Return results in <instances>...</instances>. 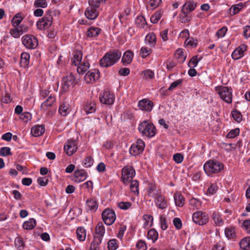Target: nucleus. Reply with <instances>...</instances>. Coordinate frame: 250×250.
Returning a JSON list of instances; mask_svg holds the SVG:
<instances>
[{
    "mask_svg": "<svg viewBox=\"0 0 250 250\" xmlns=\"http://www.w3.org/2000/svg\"><path fill=\"white\" fill-rule=\"evenodd\" d=\"M122 52L114 49L106 53L100 61V65L103 67H109L118 62L121 58Z\"/></svg>",
    "mask_w": 250,
    "mask_h": 250,
    "instance_id": "obj_1",
    "label": "nucleus"
},
{
    "mask_svg": "<svg viewBox=\"0 0 250 250\" xmlns=\"http://www.w3.org/2000/svg\"><path fill=\"white\" fill-rule=\"evenodd\" d=\"M52 22L53 17L51 15V12L48 11L42 18L37 21L36 26L40 30H45L50 27Z\"/></svg>",
    "mask_w": 250,
    "mask_h": 250,
    "instance_id": "obj_5",
    "label": "nucleus"
},
{
    "mask_svg": "<svg viewBox=\"0 0 250 250\" xmlns=\"http://www.w3.org/2000/svg\"><path fill=\"white\" fill-rule=\"evenodd\" d=\"M174 200L175 205L179 207H182L185 204V198L179 192H176L174 194Z\"/></svg>",
    "mask_w": 250,
    "mask_h": 250,
    "instance_id": "obj_27",
    "label": "nucleus"
},
{
    "mask_svg": "<svg viewBox=\"0 0 250 250\" xmlns=\"http://www.w3.org/2000/svg\"><path fill=\"white\" fill-rule=\"evenodd\" d=\"M145 147V143L141 139L137 140L136 143H133L130 147L129 153L132 156H138L142 153Z\"/></svg>",
    "mask_w": 250,
    "mask_h": 250,
    "instance_id": "obj_8",
    "label": "nucleus"
},
{
    "mask_svg": "<svg viewBox=\"0 0 250 250\" xmlns=\"http://www.w3.org/2000/svg\"><path fill=\"white\" fill-rule=\"evenodd\" d=\"M87 177V174L83 169L76 170L74 173L72 180L79 183L84 181Z\"/></svg>",
    "mask_w": 250,
    "mask_h": 250,
    "instance_id": "obj_21",
    "label": "nucleus"
},
{
    "mask_svg": "<svg viewBox=\"0 0 250 250\" xmlns=\"http://www.w3.org/2000/svg\"><path fill=\"white\" fill-rule=\"evenodd\" d=\"M192 219L194 223L199 225H204L208 222V216L205 212L198 211L192 215Z\"/></svg>",
    "mask_w": 250,
    "mask_h": 250,
    "instance_id": "obj_10",
    "label": "nucleus"
},
{
    "mask_svg": "<svg viewBox=\"0 0 250 250\" xmlns=\"http://www.w3.org/2000/svg\"><path fill=\"white\" fill-rule=\"evenodd\" d=\"M44 132L45 127L43 125H35L31 128V133L35 137L42 135Z\"/></svg>",
    "mask_w": 250,
    "mask_h": 250,
    "instance_id": "obj_26",
    "label": "nucleus"
},
{
    "mask_svg": "<svg viewBox=\"0 0 250 250\" xmlns=\"http://www.w3.org/2000/svg\"><path fill=\"white\" fill-rule=\"evenodd\" d=\"M138 129L142 136L148 138L154 137L157 132V129L153 124L147 120L140 123Z\"/></svg>",
    "mask_w": 250,
    "mask_h": 250,
    "instance_id": "obj_2",
    "label": "nucleus"
},
{
    "mask_svg": "<svg viewBox=\"0 0 250 250\" xmlns=\"http://www.w3.org/2000/svg\"><path fill=\"white\" fill-rule=\"evenodd\" d=\"M247 49V45L245 44H241L236 48L232 53L231 57L233 60H238L244 56V52Z\"/></svg>",
    "mask_w": 250,
    "mask_h": 250,
    "instance_id": "obj_16",
    "label": "nucleus"
},
{
    "mask_svg": "<svg viewBox=\"0 0 250 250\" xmlns=\"http://www.w3.org/2000/svg\"><path fill=\"white\" fill-rule=\"evenodd\" d=\"M56 101L55 96L51 94L49 97L41 105V110L46 111L48 107L53 105Z\"/></svg>",
    "mask_w": 250,
    "mask_h": 250,
    "instance_id": "obj_23",
    "label": "nucleus"
},
{
    "mask_svg": "<svg viewBox=\"0 0 250 250\" xmlns=\"http://www.w3.org/2000/svg\"><path fill=\"white\" fill-rule=\"evenodd\" d=\"M135 23L138 27L143 28L146 24V21L144 16H138L135 19Z\"/></svg>",
    "mask_w": 250,
    "mask_h": 250,
    "instance_id": "obj_41",
    "label": "nucleus"
},
{
    "mask_svg": "<svg viewBox=\"0 0 250 250\" xmlns=\"http://www.w3.org/2000/svg\"><path fill=\"white\" fill-rule=\"evenodd\" d=\"M160 221L161 228L162 230H165L168 228V225L167 222V219L165 215H161L160 216Z\"/></svg>",
    "mask_w": 250,
    "mask_h": 250,
    "instance_id": "obj_57",
    "label": "nucleus"
},
{
    "mask_svg": "<svg viewBox=\"0 0 250 250\" xmlns=\"http://www.w3.org/2000/svg\"><path fill=\"white\" fill-rule=\"evenodd\" d=\"M226 236L229 239H233L235 237V227L230 226L227 227L225 229Z\"/></svg>",
    "mask_w": 250,
    "mask_h": 250,
    "instance_id": "obj_39",
    "label": "nucleus"
},
{
    "mask_svg": "<svg viewBox=\"0 0 250 250\" xmlns=\"http://www.w3.org/2000/svg\"><path fill=\"white\" fill-rule=\"evenodd\" d=\"M239 223L241 228L250 234V219L245 220L242 223L240 222Z\"/></svg>",
    "mask_w": 250,
    "mask_h": 250,
    "instance_id": "obj_50",
    "label": "nucleus"
},
{
    "mask_svg": "<svg viewBox=\"0 0 250 250\" xmlns=\"http://www.w3.org/2000/svg\"><path fill=\"white\" fill-rule=\"evenodd\" d=\"M163 14L162 10H159L156 11L150 18V21L153 23H156L162 17Z\"/></svg>",
    "mask_w": 250,
    "mask_h": 250,
    "instance_id": "obj_40",
    "label": "nucleus"
},
{
    "mask_svg": "<svg viewBox=\"0 0 250 250\" xmlns=\"http://www.w3.org/2000/svg\"><path fill=\"white\" fill-rule=\"evenodd\" d=\"M130 188L132 192L135 194H139V182L137 180H131L130 185Z\"/></svg>",
    "mask_w": 250,
    "mask_h": 250,
    "instance_id": "obj_47",
    "label": "nucleus"
},
{
    "mask_svg": "<svg viewBox=\"0 0 250 250\" xmlns=\"http://www.w3.org/2000/svg\"><path fill=\"white\" fill-rule=\"evenodd\" d=\"M143 219L145 221L144 224V228H147L151 226L152 224L149 225L150 220H153V217L149 214H146L143 216Z\"/></svg>",
    "mask_w": 250,
    "mask_h": 250,
    "instance_id": "obj_60",
    "label": "nucleus"
},
{
    "mask_svg": "<svg viewBox=\"0 0 250 250\" xmlns=\"http://www.w3.org/2000/svg\"><path fill=\"white\" fill-rule=\"evenodd\" d=\"M64 150L67 155L71 156L77 150V146L74 140L67 141L66 144L64 146Z\"/></svg>",
    "mask_w": 250,
    "mask_h": 250,
    "instance_id": "obj_15",
    "label": "nucleus"
},
{
    "mask_svg": "<svg viewBox=\"0 0 250 250\" xmlns=\"http://www.w3.org/2000/svg\"><path fill=\"white\" fill-rule=\"evenodd\" d=\"M221 99L227 104H231L232 100V89L228 86H219L215 88Z\"/></svg>",
    "mask_w": 250,
    "mask_h": 250,
    "instance_id": "obj_4",
    "label": "nucleus"
},
{
    "mask_svg": "<svg viewBox=\"0 0 250 250\" xmlns=\"http://www.w3.org/2000/svg\"><path fill=\"white\" fill-rule=\"evenodd\" d=\"M102 216L105 224L108 226L113 224L116 218L115 211L109 208L104 209L102 212Z\"/></svg>",
    "mask_w": 250,
    "mask_h": 250,
    "instance_id": "obj_9",
    "label": "nucleus"
},
{
    "mask_svg": "<svg viewBox=\"0 0 250 250\" xmlns=\"http://www.w3.org/2000/svg\"><path fill=\"white\" fill-rule=\"evenodd\" d=\"M99 99L102 104L112 105L115 101V96L113 93L110 91H104L102 95L100 96Z\"/></svg>",
    "mask_w": 250,
    "mask_h": 250,
    "instance_id": "obj_12",
    "label": "nucleus"
},
{
    "mask_svg": "<svg viewBox=\"0 0 250 250\" xmlns=\"http://www.w3.org/2000/svg\"><path fill=\"white\" fill-rule=\"evenodd\" d=\"M23 33L22 25L14 29H11L10 33L15 38H18Z\"/></svg>",
    "mask_w": 250,
    "mask_h": 250,
    "instance_id": "obj_38",
    "label": "nucleus"
},
{
    "mask_svg": "<svg viewBox=\"0 0 250 250\" xmlns=\"http://www.w3.org/2000/svg\"><path fill=\"white\" fill-rule=\"evenodd\" d=\"M231 115L234 120L238 123L242 121V115L241 113L236 110H233L231 111Z\"/></svg>",
    "mask_w": 250,
    "mask_h": 250,
    "instance_id": "obj_58",
    "label": "nucleus"
},
{
    "mask_svg": "<svg viewBox=\"0 0 250 250\" xmlns=\"http://www.w3.org/2000/svg\"><path fill=\"white\" fill-rule=\"evenodd\" d=\"M240 247L243 250H250V237H246L239 243Z\"/></svg>",
    "mask_w": 250,
    "mask_h": 250,
    "instance_id": "obj_37",
    "label": "nucleus"
},
{
    "mask_svg": "<svg viewBox=\"0 0 250 250\" xmlns=\"http://www.w3.org/2000/svg\"><path fill=\"white\" fill-rule=\"evenodd\" d=\"M135 170L131 166H125L122 170V181L124 184L132 180L135 175Z\"/></svg>",
    "mask_w": 250,
    "mask_h": 250,
    "instance_id": "obj_7",
    "label": "nucleus"
},
{
    "mask_svg": "<svg viewBox=\"0 0 250 250\" xmlns=\"http://www.w3.org/2000/svg\"><path fill=\"white\" fill-rule=\"evenodd\" d=\"M197 6V2L193 0H187L183 5L182 12L183 14H189L194 11Z\"/></svg>",
    "mask_w": 250,
    "mask_h": 250,
    "instance_id": "obj_14",
    "label": "nucleus"
},
{
    "mask_svg": "<svg viewBox=\"0 0 250 250\" xmlns=\"http://www.w3.org/2000/svg\"><path fill=\"white\" fill-rule=\"evenodd\" d=\"M98 8L89 5L85 11L84 14L85 17L91 20L96 19L99 15Z\"/></svg>",
    "mask_w": 250,
    "mask_h": 250,
    "instance_id": "obj_19",
    "label": "nucleus"
},
{
    "mask_svg": "<svg viewBox=\"0 0 250 250\" xmlns=\"http://www.w3.org/2000/svg\"><path fill=\"white\" fill-rule=\"evenodd\" d=\"M15 245L19 250H22L25 247L24 242L21 237H18L15 240Z\"/></svg>",
    "mask_w": 250,
    "mask_h": 250,
    "instance_id": "obj_51",
    "label": "nucleus"
},
{
    "mask_svg": "<svg viewBox=\"0 0 250 250\" xmlns=\"http://www.w3.org/2000/svg\"><path fill=\"white\" fill-rule=\"evenodd\" d=\"M158 233L154 229H150L147 233V238L152 241L154 243L158 239Z\"/></svg>",
    "mask_w": 250,
    "mask_h": 250,
    "instance_id": "obj_43",
    "label": "nucleus"
},
{
    "mask_svg": "<svg viewBox=\"0 0 250 250\" xmlns=\"http://www.w3.org/2000/svg\"><path fill=\"white\" fill-rule=\"evenodd\" d=\"M30 55L28 53L23 52L21 55L20 64L23 67H27L29 63Z\"/></svg>",
    "mask_w": 250,
    "mask_h": 250,
    "instance_id": "obj_31",
    "label": "nucleus"
},
{
    "mask_svg": "<svg viewBox=\"0 0 250 250\" xmlns=\"http://www.w3.org/2000/svg\"><path fill=\"white\" fill-rule=\"evenodd\" d=\"M0 155L2 156L12 155L10 148L7 146L1 147L0 150Z\"/></svg>",
    "mask_w": 250,
    "mask_h": 250,
    "instance_id": "obj_61",
    "label": "nucleus"
},
{
    "mask_svg": "<svg viewBox=\"0 0 250 250\" xmlns=\"http://www.w3.org/2000/svg\"><path fill=\"white\" fill-rule=\"evenodd\" d=\"M86 206L91 212H95L98 208V203L95 199L89 198L86 201Z\"/></svg>",
    "mask_w": 250,
    "mask_h": 250,
    "instance_id": "obj_25",
    "label": "nucleus"
},
{
    "mask_svg": "<svg viewBox=\"0 0 250 250\" xmlns=\"http://www.w3.org/2000/svg\"><path fill=\"white\" fill-rule=\"evenodd\" d=\"M133 58V53L130 50L126 51L124 53L122 62L124 64H129L132 62Z\"/></svg>",
    "mask_w": 250,
    "mask_h": 250,
    "instance_id": "obj_29",
    "label": "nucleus"
},
{
    "mask_svg": "<svg viewBox=\"0 0 250 250\" xmlns=\"http://www.w3.org/2000/svg\"><path fill=\"white\" fill-rule=\"evenodd\" d=\"M147 194L150 197L155 199L162 194V192L161 190L158 188L155 185L151 184L148 187Z\"/></svg>",
    "mask_w": 250,
    "mask_h": 250,
    "instance_id": "obj_22",
    "label": "nucleus"
},
{
    "mask_svg": "<svg viewBox=\"0 0 250 250\" xmlns=\"http://www.w3.org/2000/svg\"><path fill=\"white\" fill-rule=\"evenodd\" d=\"M77 237L80 241H83L86 238V230L84 227H78L76 230Z\"/></svg>",
    "mask_w": 250,
    "mask_h": 250,
    "instance_id": "obj_36",
    "label": "nucleus"
},
{
    "mask_svg": "<svg viewBox=\"0 0 250 250\" xmlns=\"http://www.w3.org/2000/svg\"><path fill=\"white\" fill-rule=\"evenodd\" d=\"M23 20L21 13L17 14L12 19V23L14 27H18Z\"/></svg>",
    "mask_w": 250,
    "mask_h": 250,
    "instance_id": "obj_45",
    "label": "nucleus"
},
{
    "mask_svg": "<svg viewBox=\"0 0 250 250\" xmlns=\"http://www.w3.org/2000/svg\"><path fill=\"white\" fill-rule=\"evenodd\" d=\"M101 29L98 27H90L87 30V37L94 38L98 36L101 33Z\"/></svg>",
    "mask_w": 250,
    "mask_h": 250,
    "instance_id": "obj_34",
    "label": "nucleus"
},
{
    "mask_svg": "<svg viewBox=\"0 0 250 250\" xmlns=\"http://www.w3.org/2000/svg\"><path fill=\"white\" fill-rule=\"evenodd\" d=\"M23 45L28 49H35L38 45V41L37 38L31 34L24 35L21 38Z\"/></svg>",
    "mask_w": 250,
    "mask_h": 250,
    "instance_id": "obj_6",
    "label": "nucleus"
},
{
    "mask_svg": "<svg viewBox=\"0 0 250 250\" xmlns=\"http://www.w3.org/2000/svg\"><path fill=\"white\" fill-rule=\"evenodd\" d=\"M34 5L36 7L44 8L47 6V2L46 0H35Z\"/></svg>",
    "mask_w": 250,
    "mask_h": 250,
    "instance_id": "obj_59",
    "label": "nucleus"
},
{
    "mask_svg": "<svg viewBox=\"0 0 250 250\" xmlns=\"http://www.w3.org/2000/svg\"><path fill=\"white\" fill-rule=\"evenodd\" d=\"M189 205L193 207V209H199L201 206L200 201L196 198H192L189 200Z\"/></svg>",
    "mask_w": 250,
    "mask_h": 250,
    "instance_id": "obj_53",
    "label": "nucleus"
},
{
    "mask_svg": "<svg viewBox=\"0 0 250 250\" xmlns=\"http://www.w3.org/2000/svg\"><path fill=\"white\" fill-rule=\"evenodd\" d=\"M214 224L217 226H222L224 224V220L222 217V214L218 211H214L211 216Z\"/></svg>",
    "mask_w": 250,
    "mask_h": 250,
    "instance_id": "obj_24",
    "label": "nucleus"
},
{
    "mask_svg": "<svg viewBox=\"0 0 250 250\" xmlns=\"http://www.w3.org/2000/svg\"><path fill=\"white\" fill-rule=\"evenodd\" d=\"M59 112L63 116H65L69 112L68 105L65 103H62L60 104Z\"/></svg>",
    "mask_w": 250,
    "mask_h": 250,
    "instance_id": "obj_49",
    "label": "nucleus"
},
{
    "mask_svg": "<svg viewBox=\"0 0 250 250\" xmlns=\"http://www.w3.org/2000/svg\"><path fill=\"white\" fill-rule=\"evenodd\" d=\"M96 109V104L94 102H87L84 107V110L87 114L95 112Z\"/></svg>",
    "mask_w": 250,
    "mask_h": 250,
    "instance_id": "obj_32",
    "label": "nucleus"
},
{
    "mask_svg": "<svg viewBox=\"0 0 250 250\" xmlns=\"http://www.w3.org/2000/svg\"><path fill=\"white\" fill-rule=\"evenodd\" d=\"M243 4L240 3L238 4L233 5L229 8V12L230 15H234L238 13L243 8Z\"/></svg>",
    "mask_w": 250,
    "mask_h": 250,
    "instance_id": "obj_46",
    "label": "nucleus"
},
{
    "mask_svg": "<svg viewBox=\"0 0 250 250\" xmlns=\"http://www.w3.org/2000/svg\"><path fill=\"white\" fill-rule=\"evenodd\" d=\"M101 244L100 240L96 239V240H93L90 244V248L89 250H100L99 246Z\"/></svg>",
    "mask_w": 250,
    "mask_h": 250,
    "instance_id": "obj_62",
    "label": "nucleus"
},
{
    "mask_svg": "<svg viewBox=\"0 0 250 250\" xmlns=\"http://www.w3.org/2000/svg\"><path fill=\"white\" fill-rule=\"evenodd\" d=\"M106 1V0H89L88 4L90 6L99 7L101 4L104 3Z\"/></svg>",
    "mask_w": 250,
    "mask_h": 250,
    "instance_id": "obj_55",
    "label": "nucleus"
},
{
    "mask_svg": "<svg viewBox=\"0 0 250 250\" xmlns=\"http://www.w3.org/2000/svg\"><path fill=\"white\" fill-rule=\"evenodd\" d=\"M132 204L130 202H120L118 203L117 206L123 210H127L132 206Z\"/></svg>",
    "mask_w": 250,
    "mask_h": 250,
    "instance_id": "obj_54",
    "label": "nucleus"
},
{
    "mask_svg": "<svg viewBox=\"0 0 250 250\" xmlns=\"http://www.w3.org/2000/svg\"><path fill=\"white\" fill-rule=\"evenodd\" d=\"M240 133V129L239 128H236L230 130V131L227 135V137L228 138H234L237 136Z\"/></svg>",
    "mask_w": 250,
    "mask_h": 250,
    "instance_id": "obj_56",
    "label": "nucleus"
},
{
    "mask_svg": "<svg viewBox=\"0 0 250 250\" xmlns=\"http://www.w3.org/2000/svg\"><path fill=\"white\" fill-rule=\"evenodd\" d=\"M78 83L74 75L70 74L64 77L62 80V88L64 91H67L69 87H73Z\"/></svg>",
    "mask_w": 250,
    "mask_h": 250,
    "instance_id": "obj_11",
    "label": "nucleus"
},
{
    "mask_svg": "<svg viewBox=\"0 0 250 250\" xmlns=\"http://www.w3.org/2000/svg\"><path fill=\"white\" fill-rule=\"evenodd\" d=\"M36 226V221L34 218H30L28 221L24 222L22 227L26 230L33 229Z\"/></svg>",
    "mask_w": 250,
    "mask_h": 250,
    "instance_id": "obj_33",
    "label": "nucleus"
},
{
    "mask_svg": "<svg viewBox=\"0 0 250 250\" xmlns=\"http://www.w3.org/2000/svg\"><path fill=\"white\" fill-rule=\"evenodd\" d=\"M99 71L94 69L88 71L85 74L84 79L87 83H93L99 78Z\"/></svg>",
    "mask_w": 250,
    "mask_h": 250,
    "instance_id": "obj_17",
    "label": "nucleus"
},
{
    "mask_svg": "<svg viewBox=\"0 0 250 250\" xmlns=\"http://www.w3.org/2000/svg\"><path fill=\"white\" fill-rule=\"evenodd\" d=\"M93 164V159L90 156L86 157L83 162V165L85 167H90Z\"/></svg>",
    "mask_w": 250,
    "mask_h": 250,
    "instance_id": "obj_64",
    "label": "nucleus"
},
{
    "mask_svg": "<svg viewBox=\"0 0 250 250\" xmlns=\"http://www.w3.org/2000/svg\"><path fill=\"white\" fill-rule=\"evenodd\" d=\"M107 245L108 250H116L119 247V242L116 239H112L109 240Z\"/></svg>",
    "mask_w": 250,
    "mask_h": 250,
    "instance_id": "obj_44",
    "label": "nucleus"
},
{
    "mask_svg": "<svg viewBox=\"0 0 250 250\" xmlns=\"http://www.w3.org/2000/svg\"><path fill=\"white\" fill-rule=\"evenodd\" d=\"M138 106L143 111H150L152 110L154 104L153 102L149 99H144L139 101Z\"/></svg>",
    "mask_w": 250,
    "mask_h": 250,
    "instance_id": "obj_18",
    "label": "nucleus"
},
{
    "mask_svg": "<svg viewBox=\"0 0 250 250\" xmlns=\"http://www.w3.org/2000/svg\"><path fill=\"white\" fill-rule=\"evenodd\" d=\"M218 189V186L217 183H211L207 190L208 195H211L215 194Z\"/></svg>",
    "mask_w": 250,
    "mask_h": 250,
    "instance_id": "obj_42",
    "label": "nucleus"
},
{
    "mask_svg": "<svg viewBox=\"0 0 250 250\" xmlns=\"http://www.w3.org/2000/svg\"><path fill=\"white\" fill-rule=\"evenodd\" d=\"M224 168L223 164L216 160H209L204 165L205 173L209 176L219 173Z\"/></svg>",
    "mask_w": 250,
    "mask_h": 250,
    "instance_id": "obj_3",
    "label": "nucleus"
},
{
    "mask_svg": "<svg viewBox=\"0 0 250 250\" xmlns=\"http://www.w3.org/2000/svg\"><path fill=\"white\" fill-rule=\"evenodd\" d=\"M83 53L81 51H76L74 52L73 57L71 60V63L73 65L77 66L82 63Z\"/></svg>",
    "mask_w": 250,
    "mask_h": 250,
    "instance_id": "obj_28",
    "label": "nucleus"
},
{
    "mask_svg": "<svg viewBox=\"0 0 250 250\" xmlns=\"http://www.w3.org/2000/svg\"><path fill=\"white\" fill-rule=\"evenodd\" d=\"M145 41L150 47H154L156 43L155 34L153 32L148 33L146 37Z\"/></svg>",
    "mask_w": 250,
    "mask_h": 250,
    "instance_id": "obj_30",
    "label": "nucleus"
},
{
    "mask_svg": "<svg viewBox=\"0 0 250 250\" xmlns=\"http://www.w3.org/2000/svg\"><path fill=\"white\" fill-rule=\"evenodd\" d=\"M152 53V49L150 48L143 46L140 51V55L143 58H146Z\"/></svg>",
    "mask_w": 250,
    "mask_h": 250,
    "instance_id": "obj_48",
    "label": "nucleus"
},
{
    "mask_svg": "<svg viewBox=\"0 0 250 250\" xmlns=\"http://www.w3.org/2000/svg\"><path fill=\"white\" fill-rule=\"evenodd\" d=\"M154 203L156 207L161 210L166 209L169 205L168 200L162 194L154 199Z\"/></svg>",
    "mask_w": 250,
    "mask_h": 250,
    "instance_id": "obj_13",
    "label": "nucleus"
},
{
    "mask_svg": "<svg viewBox=\"0 0 250 250\" xmlns=\"http://www.w3.org/2000/svg\"><path fill=\"white\" fill-rule=\"evenodd\" d=\"M200 60L201 59H198V56L197 55L192 57L188 62V67L190 68H194L196 67Z\"/></svg>",
    "mask_w": 250,
    "mask_h": 250,
    "instance_id": "obj_52",
    "label": "nucleus"
},
{
    "mask_svg": "<svg viewBox=\"0 0 250 250\" xmlns=\"http://www.w3.org/2000/svg\"><path fill=\"white\" fill-rule=\"evenodd\" d=\"M90 64L87 62H83L78 65L77 72L79 74L83 75L89 68Z\"/></svg>",
    "mask_w": 250,
    "mask_h": 250,
    "instance_id": "obj_35",
    "label": "nucleus"
},
{
    "mask_svg": "<svg viewBox=\"0 0 250 250\" xmlns=\"http://www.w3.org/2000/svg\"><path fill=\"white\" fill-rule=\"evenodd\" d=\"M142 74L146 79H151L154 76L153 72L149 69L144 71Z\"/></svg>",
    "mask_w": 250,
    "mask_h": 250,
    "instance_id": "obj_63",
    "label": "nucleus"
},
{
    "mask_svg": "<svg viewBox=\"0 0 250 250\" xmlns=\"http://www.w3.org/2000/svg\"><path fill=\"white\" fill-rule=\"evenodd\" d=\"M104 233L105 229L103 223H98L95 228V234L94 236L93 240L98 239L101 243Z\"/></svg>",
    "mask_w": 250,
    "mask_h": 250,
    "instance_id": "obj_20",
    "label": "nucleus"
}]
</instances>
